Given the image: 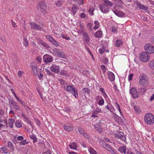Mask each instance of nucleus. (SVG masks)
<instances>
[{"label":"nucleus","mask_w":154,"mask_h":154,"mask_svg":"<svg viewBox=\"0 0 154 154\" xmlns=\"http://www.w3.org/2000/svg\"><path fill=\"white\" fill-rule=\"evenodd\" d=\"M72 129L73 128L72 126L70 124H68V131H71Z\"/></svg>","instance_id":"obj_46"},{"label":"nucleus","mask_w":154,"mask_h":154,"mask_svg":"<svg viewBox=\"0 0 154 154\" xmlns=\"http://www.w3.org/2000/svg\"><path fill=\"white\" fill-rule=\"evenodd\" d=\"M89 152L91 154H96V152L93 149L90 148L89 149Z\"/></svg>","instance_id":"obj_36"},{"label":"nucleus","mask_w":154,"mask_h":154,"mask_svg":"<svg viewBox=\"0 0 154 154\" xmlns=\"http://www.w3.org/2000/svg\"><path fill=\"white\" fill-rule=\"evenodd\" d=\"M94 111V113H102V111L101 109L100 108H97L96 109H95Z\"/></svg>","instance_id":"obj_42"},{"label":"nucleus","mask_w":154,"mask_h":154,"mask_svg":"<svg viewBox=\"0 0 154 154\" xmlns=\"http://www.w3.org/2000/svg\"><path fill=\"white\" fill-rule=\"evenodd\" d=\"M105 51V49L104 48H101L99 50V52L101 54H102Z\"/></svg>","instance_id":"obj_63"},{"label":"nucleus","mask_w":154,"mask_h":154,"mask_svg":"<svg viewBox=\"0 0 154 154\" xmlns=\"http://www.w3.org/2000/svg\"><path fill=\"white\" fill-rule=\"evenodd\" d=\"M133 76V74L132 73L129 76L128 80L130 81L132 80Z\"/></svg>","instance_id":"obj_54"},{"label":"nucleus","mask_w":154,"mask_h":154,"mask_svg":"<svg viewBox=\"0 0 154 154\" xmlns=\"http://www.w3.org/2000/svg\"><path fill=\"white\" fill-rule=\"evenodd\" d=\"M29 24L31 26V29H32L41 30L42 29L41 26L34 22H30Z\"/></svg>","instance_id":"obj_10"},{"label":"nucleus","mask_w":154,"mask_h":154,"mask_svg":"<svg viewBox=\"0 0 154 154\" xmlns=\"http://www.w3.org/2000/svg\"><path fill=\"white\" fill-rule=\"evenodd\" d=\"M101 68L103 70H104V72L106 71V67L104 65H101Z\"/></svg>","instance_id":"obj_61"},{"label":"nucleus","mask_w":154,"mask_h":154,"mask_svg":"<svg viewBox=\"0 0 154 154\" xmlns=\"http://www.w3.org/2000/svg\"><path fill=\"white\" fill-rule=\"evenodd\" d=\"M53 52L57 56L60 57H62V53H61L60 52V51L57 49L55 48L54 49Z\"/></svg>","instance_id":"obj_19"},{"label":"nucleus","mask_w":154,"mask_h":154,"mask_svg":"<svg viewBox=\"0 0 154 154\" xmlns=\"http://www.w3.org/2000/svg\"><path fill=\"white\" fill-rule=\"evenodd\" d=\"M146 90V88H140L139 89V91L140 94H143L145 92Z\"/></svg>","instance_id":"obj_30"},{"label":"nucleus","mask_w":154,"mask_h":154,"mask_svg":"<svg viewBox=\"0 0 154 154\" xmlns=\"http://www.w3.org/2000/svg\"><path fill=\"white\" fill-rule=\"evenodd\" d=\"M94 10V9L93 7H91L90 8L89 10V13L91 15H94L93 11Z\"/></svg>","instance_id":"obj_35"},{"label":"nucleus","mask_w":154,"mask_h":154,"mask_svg":"<svg viewBox=\"0 0 154 154\" xmlns=\"http://www.w3.org/2000/svg\"><path fill=\"white\" fill-rule=\"evenodd\" d=\"M69 146L71 149L75 150L77 148V145L76 143L74 142L70 143L69 145Z\"/></svg>","instance_id":"obj_21"},{"label":"nucleus","mask_w":154,"mask_h":154,"mask_svg":"<svg viewBox=\"0 0 154 154\" xmlns=\"http://www.w3.org/2000/svg\"><path fill=\"white\" fill-rule=\"evenodd\" d=\"M53 58L48 54H45L43 57L44 61L47 63L52 62Z\"/></svg>","instance_id":"obj_11"},{"label":"nucleus","mask_w":154,"mask_h":154,"mask_svg":"<svg viewBox=\"0 0 154 154\" xmlns=\"http://www.w3.org/2000/svg\"><path fill=\"white\" fill-rule=\"evenodd\" d=\"M94 24L95 25V26L94 27V29L96 30L99 27V24L97 21H94Z\"/></svg>","instance_id":"obj_31"},{"label":"nucleus","mask_w":154,"mask_h":154,"mask_svg":"<svg viewBox=\"0 0 154 154\" xmlns=\"http://www.w3.org/2000/svg\"><path fill=\"white\" fill-rule=\"evenodd\" d=\"M85 16L86 15L84 13H82L80 14V17L82 18H85Z\"/></svg>","instance_id":"obj_64"},{"label":"nucleus","mask_w":154,"mask_h":154,"mask_svg":"<svg viewBox=\"0 0 154 154\" xmlns=\"http://www.w3.org/2000/svg\"><path fill=\"white\" fill-rule=\"evenodd\" d=\"M14 122V119H9L8 121V125L11 128H12L13 126V124Z\"/></svg>","instance_id":"obj_22"},{"label":"nucleus","mask_w":154,"mask_h":154,"mask_svg":"<svg viewBox=\"0 0 154 154\" xmlns=\"http://www.w3.org/2000/svg\"><path fill=\"white\" fill-rule=\"evenodd\" d=\"M102 35V33L101 31H98L96 32L95 34V36L97 38H100L101 37Z\"/></svg>","instance_id":"obj_26"},{"label":"nucleus","mask_w":154,"mask_h":154,"mask_svg":"<svg viewBox=\"0 0 154 154\" xmlns=\"http://www.w3.org/2000/svg\"><path fill=\"white\" fill-rule=\"evenodd\" d=\"M25 121L27 124L29 125L31 127H32V124L31 121L28 119V118L25 120Z\"/></svg>","instance_id":"obj_39"},{"label":"nucleus","mask_w":154,"mask_h":154,"mask_svg":"<svg viewBox=\"0 0 154 154\" xmlns=\"http://www.w3.org/2000/svg\"><path fill=\"white\" fill-rule=\"evenodd\" d=\"M45 70L47 74H48L49 75H53L52 74L51 72L48 69H45Z\"/></svg>","instance_id":"obj_56"},{"label":"nucleus","mask_w":154,"mask_h":154,"mask_svg":"<svg viewBox=\"0 0 154 154\" xmlns=\"http://www.w3.org/2000/svg\"><path fill=\"white\" fill-rule=\"evenodd\" d=\"M115 137L125 142L126 141V137L123 133L119 132L114 134Z\"/></svg>","instance_id":"obj_7"},{"label":"nucleus","mask_w":154,"mask_h":154,"mask_svg":"<svg viewBox=\"0 0 154 154\" xmlns=\"http://www.w3.org/2000/svg\"><path fill=\"white\" fill-rule=\"evenodd\" d=\"M106 109H108L110 112H112L113 111V107L112 106L111 108L109 107L108 105H107L106 106Z\"/></svg>","instance_id":"obj_41"},{"label":"nucleus","mask_w":154,"mask_h":154,"mask_svg":"<svg viewBox=\"0 0 154 154\" xmlns=\"http://www.w3.org/2000/svg\"><path fill=\"white\" fill-rule=\"evenodd\" d=\"M135 4L136 5L138 8L140 9H142L143 10H146L148 8L147 6H145L143 5L139 2L138 1H136L135 2Z\"/></svg>","instance_id":"obj_13"},{"label":"nucleus","mask_w":154,"mask_h":154,"mask_svg":"<svg viewBox=\"0 0 154 154\" xmlns=\"http://www.w3.org/2000/svg\"><path fill=\"white\" fill-rule=\"evenodd\" d=\"M43 75L42 74L41 72H40L39 73V75H38V77L39 79L40 80H41L42 79V78L43 77Z\"/></svg>","instance_id":"obj_57"},{"label":"nucleus","mask_w":154,"mask_h":154,"mask_svg":"<svg viewBox=\"0 0 154 154\" xmlns=\"http://www.w3.org/2000/svg\"><path fill=\"white\" fill-rule=\"evenodd\" d=\"M108 79L111 81L115 80V77L114 74L111 72H109L108 74Z\"/></svg>","instance_id":"obj_17"},{"label":"nucleus","mask_w":154,"mask_h":154,"mask_svg":"<svg viewBox=\"0 0 154 154\" xmlns=\"http://www.w3.org/2000/svg\"><path fill=\"white\" fill-rule=\"evenodd\" d=\"M15 125L18 128H20L22 127L21 123L19 121H16Z\"/></svg>","instance_id":"obj_34"},{"label":"nucleus","mask_w":154,"mask_h":154,"mask_svg":"<svg viewBox=\"0 0 154 154\" xmlns=\"http://www.w3.org/2000/svg\"><path fill=\"white\" fill-rule=\"evenodd\" d=\"M99 142L100 144L105 149L106 147H107L109 145L104 141L102 140H99Z\"/></svg>","instance_id":"obj_24"},{"label":"nucleus","mask_w":154,"mask_h":154,"mask_svg":"<svg viewBox=\"0 0 154 154\" xmlns=\"http://www.w3.org/2000/svg\"><path fill=\"white\" fill-rule=\"evenodd\" d=\"M102 61L104 64H106L108 62V60L107 58H105L102 60Z\"/></svg>","instance_id":"obj_59"},{"label":"nucleus","mask_w":154,"mask_h":154,"mask_svg":"<svg viewBox=\"0 0 154 154\" xmlns=\"http://www.w3.org/2000/svg\"><path fill=\"white\" fill-rule=\"evenodd\" d=\"M139 83L140 85L143 86H146L148 83V79L147 77L143 74L142 75L139 77Z\"/></svg>","instance_id":"obj_1"},{"label":"nucleus","mask_w":154,"mask_h":154,"mask_svg":"<svg viewBox=\"0 0 154 154\" xmlns=\"http://www.w3.org/2000/svg\"><path fill=\"white\" fill-rule=\"evenodd\" d=\"M100 11L104 13H106L109 11V8L105 4H100Z\"/></svg>","instance_id":"obj_8"},{"label":"nucleus","mask_w":154,"mask_h":154,"mask_svg":"<svg viewBox=\"0 0 154 154\" xmlns=\"http://www.w3.org/2000/svg\"><path fill=\"white\" fill-rule=\"evenodd\" d=\"M84 90L85 92L88 93H89L90 92V90L88 88H84Z\"/></svg>","instance_id":"obj_60"},{"label":"nucleus","mask_w":154,"mask_h":154,"mask_svg":"<svg viewBox=\"0 0 154 154\" xmlns=\"http://www.w3.org/2000/svg\"><path fill=\"white\" fill-rule=\"evenodd\" d=\"M11 91L12 93L14 95V96L15 97H17L16 94L14 91V90L13 89H11Z\"/></svg>","instance_id":"obj_55"},{"label":"nucleus","mask_w":154,"mask_h":154,"mask_svg":"<svg viewBox=\"0 0 154 154\" xmlns=\"http://www.w3.org/2000/svg\"><path fill=\"white\" fill-rule=\"evenodd\" d=\"M114 119L117 122H122V119L121 117L115 114V116H114Z\"/></svg>","instance_id":"obj_27"},{"label":"nucleus","mask_w":154,"mask_h":154,"mask_svg":"<svg viewBox=\"0 0 154 154\" xmlns=\"http://www.w3.org/2000/svg\"><path fill=\"white\" fill-rule=\"evenodd\" d=\"M51 152L50 150H49L47 151L44 152L42 154H51Z\"/></svg>","instance_id":"obj_62"},{"label":"nucleus","mask_w":154,"mask_h":154,"mask_svg":"<svg viewBox=\"0 0 154 154\" xmlns=\"http://www.w3.org/2000/svg\"><path fill=\"white\" fill-rule=\"evenodd\" d=\"M36 60L38 61L39 63H40L42 61V58L39 56H38L36 58Z\"/></svg>","instance_id":"obj_58"},{"label":"nucleus","mask_w":154,"mask_h":154,"mask_svg":"<svg viewBox=\"0 0 154 154\" xmlns=\"http://www.w3.org/2000/svg\"><path fill=\"white\" fill-rule=\"evenodd\" d=\"M104 2L106 4L107 6L112 7L113 5V4L110 1L108 0H104Z\"/></svg>","instance_id":"obj_28"},{"label":"nucleus","mask_w":154,"mask_h":154,"mask_svg":"<svg viewBox=\"0 0 154 154\" xmlns=\"http://www.w3.org/2000/svg\"><path fill=\"white\" fill-rule=\"evenodd\" d=\"M8 146L10 148H13V146H14L13 145L11 142L10 141H8Z\"/></svg>","instance_id":"obj_48"},{"label":"nucleus","mask_w":154,"mask_h":154,"mask_svg":"<svg viewBox=\"0 0 154 154\" xmlns=\"http://www.w3.org/2000/svg\"><path fill=\"white\" fill-rule=\"evenodd\" d=\"M59 67L57 66H52L50 67V69L52 72H58L59 71Z\"/></svg>","instance_id":"obj_15"},{"label":"nucleus","mask_w":154,"mask_h":154,"mask_svg":"<svg viewBox=\"0 0 154 154\" xmlns=\"http://www.w3.org/2000/svg\"><path fill=\"white\" fill-rule=\"evenodd\" d=\"M68 91L72 94L75 98L78 97L77 91L73 86L68 85Z\"/></svg>","instance_id":"obj_6"},{"label":"nucleus","mask_w":154,"mask_h":154,"mask_svg":"<svg viewBox=\"0 0 154 154\" xmlns=\"http://www.w3.org/2000/svg\"><path fill=\"white\" fill-rule=\"evenodd\" d=\"M62 1H57V3H56V5L57 6H58L59 7H60L61 5V2Z\"/></svg>","instance_id":"obj_52"},{"label":"nucleus","mask_w":154,"mask_h":154,"mask_svg":"<svg viewBox=\"0 0 154 154\" xmlns=\"http://www.w3.org/2000/svg\"><path fill=\"white\" fill-rule=\"evenodd\" d=\"M106 149L109 151L112 154H115V152L108 145L107 147H106Z\"/></svg>","instance_id":"obj_23"},{"label":"nucleus","mask_w":154,"mask_h":154,"mask_svg":"<svg viewBox=\"0 0 154 154\" xmlns=\"http://www.w3.org/2000/svg\"><path fill=\"white\" fill-rule=\"evenodd\" d=\"M76 9H78L77 6L76 5H75L72 8V14L73 15L75 14L76 13Z\"/></svg>","instance_id":"obj_33"},{"label":"nucleus","mask_w":154,"mask_h":154,"mask_svg":"<svg viewBox=\"0 0 154 154\" xmlns=\"http://www.w3.org/2000/svg\"><path fill=\"white\" fill-rule=\"evenodd\" d=\"M145 120L148 124H152L154 123V116L152 114L147 113L145 115Z\"/></svg>","instance_id":"obj_2"},{"label":"nucleus","mask_w":154,"mask_h":154,"mask_svg":"<svg viewBox=\"0 0 154 154\" xmlns=\"http://www.w3.org/2000/svg\"><path fill=\"white\" fill-rule=\"evenodd\" d=\"M118 150L121 153H124L125 154H126V148L125 146H121L120 147Z\"/></svg>","instance_id":"obj_20"},{"label":"nucleus","mask_w":154,"mask_h":154,"mask_svg":"<svg viewBox=\"0 0 154 154\" xmlns=\"http://www.w3.org/2000/svg\"><path fill=\"white\" fill-rule=\"evenodd\" d=\"M23 44L25 46H27L28 45V43L27 39L25 38H24L23 39Z\"/></svg>","instance_id":"obj_40"},{"label":"nucleus","mask_w":154,"mask_h":154,"mask_svg":"<svg viewBox=\"0 0 154 154\" xmlns=\"http://www.w3.org/2000/svg\"><path fill=\"white\" fill-rule=\"evenodd\" d=\"M17 18L19 21L21 20L22 19V16L21 14H18L17 15Z\"/></svg>","instance_id":"obj_47"},{"label":"nucleus","mask_w":154,"mask_h":154,"mask_svg":"<svg viewBox=\"0 0 154 154\" xmlns=\"http://www.w3.org/2000/svg\"><path fill=\"white\" fill-rule=\"evenodd\" d=\"M139 58L142 61L146 62L148 61L150 59L149 55L146 52H141L140 54Z\"/></svg>","instance_id":"obj_4"},{"label":"nucleus","mask_w":154,"mask_h":154,"mask_svg":"<svg viewBox=\"0 0 154 154\" xmlns=\"http://www.w3.org/2000/svg\"><path fill=\"white\" fill-rule=\"evenodd\" d=\"M46 38L50 42H51L53 39L51 36L49 35L47 36Z\"/></svg>","instance_id":"obj_49"},{"label":"nucleus","mask_w":154,"mask_h":154,"mask_svg":"<svg viewBox=\"0 0 154 154\" xmlns=\"http://www.w3.org/2000/svg\"><path fill=\"white\" fill-rule=\"evenodd\" d=\"M37 8L43 14H44L46 13V6L44 2H41L39 3L37 5Z\"/></svg>","instance_id":"obj_3"},{"label":"nucleus","mask_w":154,"mask_h":154,"mask_svg":"<svg viewBox=\"0 0 154 154\" xmlns=\"http://www.w3.org/2000/svg\"><path fill=\"white\" fill-rule=\"evenodd\" d=\"M9 103L12 107L18 110H19V107L16 104V103L13 100H11L9 101Z\"/></svg>","instance_id":"obj_12"},{"label":"nucleus","mask_w":154,"mask_h":154,"mask_svg":"<svg viewBox=\"0 0 154 154\" xmlns=\"http://www.w3.org/2000/svg\"><path fill=\"white\" fill-rule=\"evenodd\" d=\"M144 49L146 53L150 54L154 53V46H152L150 44H147L145 45Z\"/></svg>","instance_id":"obj_5"},{"label":"nucleus","mask_w":154,"mask_h":154,"mask_svg":"<svg viewBox=\"0 0 154 154\" xmlns=\"http://www.w3.org/2000/svg\"><path fill=\"white\" fill-rule=\"evenodd\" d=\"M17 139L18 140L22 141L23 139V137L22 136H19L17 137Z\"/></svg>","instance_id":"obj_53"},{"label":"nucleus","mask_w":154,"mask_h":154,"mask_svg":"<svg viewBox=\"0 0 154 154\" xmlns=\"http://www.w3.org/2000/svg\"><path fill=\"white\" fill-rule=\"evenodd\" d=\"M134 110L137 112H139L140 111V109L138 106H134Z\"/></svg>","instance_id":"obj_43"},{"label":"nucleus","mask_w":154,"mask_h":154,"mask_svg":"<svg viewBox=\"0 0 154 154\" xmlns=\"http://www.w3.org/2000/svg\"><path fill=\"white\" fill-rule=\"evenodd\" d=\"M104 103V100L103 99H100L98 101V104L100 105H103Z\"/></svg>","instance_id":"obj_45"},{"label":"nucleus","mask_w":154,"mask_h":154,"mask_svg":"<svg viewBox=\"0 0 154 154\" xmlns=\"http://www.w3.org/2000/svg\"><path fill=\"white\" fill-rule=\"evenodd\" d=\"M51 42L56 46H57L58 45L57 42L54 39H53V40H52Z\"/></svg>","instance_id":"obj_44"},{"label":"nucleus","mask_w":154,"mask_h":154,"mask_svg":"<svg viewBox=\"0 0 154 154\" xmlns=\"http://www.w3.org/2000/svg\"><path fill=\"white\" fill-rule=\"evenodd\" d=\"M83 39L86 41L87 43L88 44L89 42L88 35L87 33L84 32L83 34Z\"/></svg>","instance_id":"obj_18"},{"label":"nucleus","mask_w":154,"mask_h":154,"mask_svg":"<svg viewBox=\"0 0 154 154\" xmlns=\"http://www.w3.org/2000/svg\"><path fill=\"white\" fill-rule=\"evenodd\" d=\"M79 131L80 134L82 135L83 134H84V133H85L84 132V131L82 128H79Z\"/></svg>","instance_id":"obj_50"},{"label":"nucleus","mask_w":154,"mask_h":154,"mask_svg":"<svg viewBox=\"0 0 154 154\" xmlns=\"http://www.w3.org/2000/svg\"><path fill=\"white\" fill-rule=\"evenodd\" d=\"M113 12L116 15L119 17H123L125 15L124 13L118 10H115Z\"/></svg>","instance_id":"obj_16"},{"label":"nucleus","mask_w":154,"mask_h":154,"mask_svg":"<svg viewBox=\"0 0 154 154\" xmlns=\"http://www.w3.org/2000/svg\"><path fill=\"white\" fill-rule=\"evenodd\" d=\"M122 42L120 40H117L115 43L116 46L118 47H120L121 45H122Z\"/></svg>","instance_id":"obj_25"},{"label":"nucleus","mask_w":154,"mask_h":154,"mask_svg":"<svg viewBox=\"0 0 154 154\" xmlns=\"http://www.w3.org/2000/svg\"><path fill=\"white\" fill-rule=\"evenodd\" d=\"M116 104L117 105V107L118 109V110L119 111V112L121 115L123 117V118L124 117L123 116V114H122V111H121V109H120V106L119 105V104L117 103V102H116Z\"/></svg>","instance_id":"obj_38"},{"label":"nucleus","mask_w":154,"mask_h":154,"mask_svg":"<svg viewBox=\"0 0 154 154\" xmlns=\"http://www.w3.org/2000/svg\"><path fill=\"white\" fill-rule=\"evenodd\" d=\"M28 143H29L28 142H27L26 141V140H23V139L22 140V141L20 142L19 143L20 145H24L28 144Z\"/></svg>","instance_id":"obj_32"},{"label":"nucleus","mask_w":154,"mask_h":154,"mask_svg":"<svg viewBox=\"0 0 154 154\" xmlns=\"http://www.w3.org/2000/svg\"><path fill=\"white\" fill-rule=\"evenodd\" d=\"M130 93L134 98H136L138 97V94L135 88H132L130 90Z\"/></svg>","instance_id":"obj_9"},{"label":"nucleus","mask_w":154,"mask_h":154,"mask_svg":"<svg viewBox=\"0 0 154 154\" xmlns=\"http://www.w3.org/2000/svg\"><path fill=\"white\" fill-rule=\"evenodd\" d=\"M149 64L151 68L154 69V61L150 62L149 63Z\"/></svg>","instance_id":"obj_37"},{"label":"nucleus","mask_w":154,"mask_h":154,"mask_svg":"<svg viewBox=\"0 0 154 154\" xmlns=\"http://www.w3.org/2000/svg\"><path fill=\"white\" fill-rule=\"evenodd\" d=\"M38 42L39 45L42 46L47 49H48L50 48V46L48 44L41 40H38Z\"/></svg>","instance_id":"obj_14"},{"label":"nucleus","mask_w":154,"mask_h":154,"mask_svg":"<svg viewBox=\"0 0 154 154\" xmlns=\"http://www.w3.org/2000/svg\"><path fill=\"white\" fill-rule=\"evenodd\" d=\"M11 23L13 27L14 28H17V26L16 25V24L15 22H14L12 20H11Z\"/></svg>","instance_id":"obj_51"},{"label":"nucleus","mask_w":154,"mask_h":154,"mask_svg":"<svg viewBox=\"0 0 154 154\" xmlns=\"http://www.w3.org/2000/svg\"><path fill=\"white\" fill-rule=\"evenodd\" d=\"M29 137L31 139L33 140V142L35 143L37 142V138L34 134H32L30 135Z\"/></svg>","instance_id":"obj_29"}]
</instances>
